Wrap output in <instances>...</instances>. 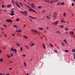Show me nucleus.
Listing matches in <instances>:
<instances>
[{"label":"nucleus","instance_id":"obj_46","mask_svg":"<svg viewBox=\"0 0 75 75\" xmlns=\"http://www.w3.org/2000/svg\"><path fill=\"white\" fill-rule=\"evenodd\" d=\"M11 51H13L14 50V49L13 47H11Z\"/></svg>","mask_w":75,"mask_h":75},{"label":"nucleus","instance_id":"obj_53","mask_svg":"<svg viewBox=\"0 0 75 75\" xmlns=\"http://www.w3.org/2000/svg\"><path fill=\"white\" fill-rule=\"evenodd\" d=\"M10 62H11V63H12V62H13V61H10Z\"/></svg>","mask_w":75,"mask_h":75},{"label":"nucleus","instance_id":"obj_47","mask_svg":"<svg viewBox=\"0 0 75 75\" xmlns=\"http://www.w3.org/2000/svg\"><path fill=\"white\" fill-rule=\"evenodd\" d=\"M3 11H7V10L5 9H3Z\"/></svg>","mask_w":75,"mask_h":75},{"label":"nucleus","instance_id":"obj_12","mask_svg":"<svg viewBox=\"0 0 75 75\" xmlns=\"http://www.w3.org/2000/svg\"><path fill=\"white\" fill-rule=\"evenodd\" d=\"M59 23V21H57L54 22V23H55V24H56L57 25Z\"/></svg>","mask_w":75,"mask_h":75},{"label":"nucleus","instance_id":"obj_64","mask_svg":"<svg viewBox=\"0 0 75 75\" xmlns=\"http://www.w3.org/2000/svg\"><path fill=\"white\" fill-rule=\"evenodd\" d=\"M6 75H9V74H6Z\"/></svg>","mask_w":75,"mask_h":75},{"label":"nucleus","instance_id":"obj_32","mask_svg":"<svg viewBox=\"0 0 75 75\" xmlns=\"http://www.w3.org/2000/svg\"><path fill=\"white\" fill-rule=\"evenodd\" d=\"M64 41L66 44H67V40H64Z\"/></svg>","mask_w":75,"mask_h":75},{"label":"nucleus","instance_id":"obj_9","mask_svg":"<svg viewBox=\"0 0 75 75\" xmlns=\"http://www.w3.org/2000/svg\"><path fill=\"white\" fill-rule=\"evenodd\" d=\"M56 33H58L59 34H60V31H56Z\"/></svg>","mask_w":75,"mask_h":75},{"label":"nucleus","instance_id":"obj_17","mask_svg":"<svg viewBox=\"0 0 75 75\" xmlns=\"http://www.w3.org/2000/svg\"><path fill=\"white\" fill-rule=\"evenodd\" d=\"M60 4H61V5H62V6H63V5H64V2H61Z\"/></svg>","mask_w":75,"mask_h":75},{"label":"nucleus","instance_id":"obj_28","mask_svg":"<svg viewBox=\"0 0 75 75\" xmlns=\"http://www.w3.org/2000/svg\"><path fill=\"white\" fill-rule=\"evenodd\" d=\"M11 12L12 13H14V11L13 10H12L11 11Z\"/></svg>","mask_w":75,"mask_h":75},{"label":"nucleus","instance_id":"obj_39","mask_svg":"<svg viewBox=\"0 0 75 75\" xmlns=\"http://www.w3.org/2000/svg\"><path fill=\"white\" fill-rule=\"evenodd\" d=\"M2 8H4V4H3L2 6Z\"/></svg>","mask_w":75,"mask_h":75},{"label":"nucleus","instance_id":"obj_60","mask_svg":"<svg viewBox=\"0 0 75 75\" xmlns=\"http://www.w3.org/2000/svg\"><path fill=\"white\" fill-rule=\"evenodd\" d=\"M0 75H4L3 74H2L0 73Z\"/></svg>","mask_w":75,"mask_h":75},{"label":"nucleus","instance_id":"obj_48","mask_svg":"<svg viewBox=\"0 0 75 75\" xmlns=\"http://www.w3.org/2000/svg\"><path fill=\"white\" fill-rule=\"evenodd\" d=\"M16 49H13V50L12 51H13V52H14V51H15V50H16Z\"/></svg>","mask_w":75,"mask_h":75},{"label":"nucleus","instance_id":"obj_43","mask_svg":"<svg viewBox=\"0 0 75 75\" xmlns=\"http://www.w3.org/2000/svg\"><path fill=\"white\" fill-rule=\"evenodd\" d=\"M14 27H16V28H18L17 27V26H16V25H15L13 26Z\"/></svg>","mask_w":75,"mask_h":75},{"label":"nucleus","instance_id":"obj_59","mask_svg":"<svg viewBox=\"0 0 75 75\" xmlns=\"http://www.w3.org/2000/svg\"><path fill=\"white\" fill-rule=\"evenodd\" d=\"M23 27H24V28H25V25H24Z\"/></svg>","mask_w":75,"mask_h":75},{"label":"nucleus","instance_id":"obj_54","mask_svg":"<svg viewBox=\"0 0 75 75\" xmlns=\"http://www.w3.org/2000/svg\"><path fill=\"white\" fill-rule=\"evenodd\" d=\"M7 56H8V58H10V57L9 56V55H7Z\"/></svg>","mask_w":75,"mask_h":75},{"label":"nucleus","instance_id":"obj_40","mask_svg":"<svg viewBox=\"0 0 75 75\" xmlns=\"http://www.w3.org/2000/svg\"><path fill=\"white\" fill-rule=\"evenodd\" d=\"M24 12H25V14H27V12L26 11H24Z\"/></svg>","mask_w":75,"mask_h":75},{"label":"nucleus","instance_id":"obj_14","mask_svg":"<svg viewBox=\"0 0 75 75\" xmlns=\"http://www.w3.org/2000/svg\"><path fill=\"white\" fill-rule=\"evenodd\" d=\"M61 23H65V21H60Z\"/></svg>","mask_w":75,"mask_h":75},{"label":"nucleus","instance_id":"obj_44","mask_svg":"<svg viewBox=\"0 0 75 75\" xmlns=\"http://www.w3.org/2000/svg\"><path fill=\"white\" fill-rule=\"evenodd\" d=\"M0 61L1 62H3V59H2V58H1L0 59Z\"/></svg>","mask_w":75,"mask_h":75},{"label":"nucleus","instance_id":"obj_30","mask_svg":"<svg viewBox=\"0 0 75 75\" xmlns=\"http://www.w3.org/2000/svg\"><path fill=\"white\" fill-rule=\"evenodd\" d=\"M25 6H26V7H28V8H30L29 6L27 5L26 4H25Z\"/></svg>","mask_w":75,"mask_h":75},{"label":"nucleus","instance_id":"obj_25","mask_svg":"<svg viewBox=\"0 0 75 75\" xmlns=\"http://www.w3.org/2000/svg\"><path fill=\"white\" fill-rule=\"evenodd\" d=\"M53 2H54V1H50V3L52 4Z\"/></svg>","mask_w":75,"mask_h":75},{"label":"nucleus","instance_id":"obj_31","mask_svg":"<svg viewBox=\"0 0 75 75\" xmlns=\"http://www.w3.org/2000/svg\"><path fill=\"white\" fill-rule=\"evenodd\" d=\"M11 1L12 3H13V4H14V0H11Z\"/></svg>","mask_w":75,"mask_h":75},{"label":"nucleus","instance_id":"obj_2","mask_svg":"<svg viewBox=\"0 0 75 75\" xmlns=\"http://www.w3.org/2000/svg\"><path fill=\"white\" fill-rule=\"evenodd\" d=\"M31 30V31H33V32H35V33H38L39 35H40V33H38V31H37V30H34L33 29Z\"/></svg>","mask_w":75,"mask_h":75},{"label":"nucleus","instance_id":"obj_13","mask_svg":"<svg viewBox=\"0 0 75 75\" xmlns=\"http://www.w3.org/2000/svg\"><path fill=\"white\" fill-rule=\"evenodd\" d=\"M11 7V4H8L7 6V7L8 8H9V7Z\"/></svg>","mask_w":75,"mask_h":75},{"label":"nucleus","instance_id":"obj_24","mask_svg":"<svg viewBox=\"0 0 75 75\" xmlns=\"http://www.w3.org/2000/svg\"><path fill=\"white\" fill-rule=\"evenodd\" d=\"M39 29L40 30H43V29L42 28H39Z\"/></svg>","mask_w":75,"mask_h":75},{"label":"nucleus","instance_id":"obj_1","mask_svg":"<svg viewBox=\"0 0 75 75\" xmlns=\"http://www.w3.org/2000/svg\"><path fill=\"white\" fill-rule=\"evenodd\" d=\"M29 10H30L29 11H30V12H31V11H32V12H34V13H35V12H36L32 8H29Z\"/></svg>","mask_w":75,"mask_h":75},{"label":"nucleus","instance_id":"obj_3","mask_svg":"<svg viewBox=\"0 0 75 75\" xmlns=\"http://www.w3.org/2000/svg\"><path fill=\"white\" fill-rule=\"evenodd\" d=\"M7 22H10V23H13V21L11 19H7L6 20Z\"/></svg>","mask_w":75,"mask_h":75},{"label":"nucleus","instance_id":"obj_62","mask_svg":"<svg viewBox=\"0 0 75 75\" xmlns=\"http://www.w3.org/2000/svg\"><path fill=\"white\" fill-rule=\"evenodd\" d=\"M5 37H7V35L6 34H4Z\"/></svg>","mask_w":75,"mask_h":75},{"label":"nucleus","instance_id":"obj_26","mask_svg":"<svg viewBox=\"0 0 75 75\" xmlns=\"http://www.w3.org/2000/svg\"><path fill=\"white\" fill-rule=\"evenodd\" d=\"M72 52H75V50L74 49H73L72 50Z\"/></svg>","mask_w":75,"mask_h":75},{"label":"nucleus","instance_id":"obj_56","mask_svg":"<svg viewBox=\"0 0 75 75\" xmlns=\"http://www.w3.org/2000/svg\"><path fill=\"white\" fill-rule=\"evenodd\" d=\"M10 70H12V68H9Z\"/></svg>","mask_w":75,"mask_h":75},{"label":"nucleus","instance_id":"obj_55","mask_svg":"<svg viewBox=\"0 0 75 75\" xmlns=\"http://www.w3.org/2000/svg\"><path fill=\"white\" fill-rule=\"evenodd\" d=\"M14 10V8H13L11 9V10Z\"/></svg>","mask_w":75,"mask_h":75},{"label":"nucleus","instance_id":"obj_19","mask_svg":"<svg viewBox=\"0 0 75 75\" xmlns=\"http://www.w3.org/2000/svg\"><path fill=\"white\" fill-rule=\"evenodd\" d=\"M45 1H46V3H50V1H48L47 0H46Z\"/></svg>","mask_w":75,"mask_h":75},{"label":"nucleus","instance_id":"obj_45","mask_svg":"<svg viewBox=\"0 0 75 75\" xmlns=\"http://www.w3.org/2000/svg\"><path fill=\"white\" fill-rule=\"evenodd\" d=\"M15 3L16 5H17V4H18V3H17V2H15Z\"/></svg>","mask_w":75,"mask_h":75},{"label":"nucleus","instance_id":"obj_10","mask_svg":"<svg viewBox=\"0 0 75 75\" xmlns=\"http://www.w3.org/2000/svg\"><path fill=\"white\" fill-rule=\"evenodd\" d=\"M61 4V2H59L57 4V6H58V5H60Z\"/></svg>","mask_w":75,"mask_h":75},{"label":"nucleus","instance_id":"obj_5","mask_svg":"<svg viewBox=\"0 0 75 75\" xmlns=\"http://www.w3.org/2000/svg\"><path fill=\"white\" fill-rule=\"evenodd\" d=\"M29 18H32V19H36V18H34L32 16H29Z\"/></svg>","mask_w":75,"mask_h":75},{"label":"nucleus","instance_id":"obj_6","mask_svg":"<svg viewBox=\"0 0 75 75\" xmlns=\"http://www.w3.org/2000/svg\"><path fill=\"white\" fill-rule=\"evenodd\" d=\"M42 47L44 48V49H46V47H45V44H44V43L42 44Z\"/></svg>","mask_w":75,"mask_h":75},{"label":"nucleus","instance_id":"obj_22","mask_svg":"<svg viewBox=\"0 0 75 75\" xmlns=\"http://www.w3.org/2000/svg\"><path fill=\"white\" fill-rule=\"evenodd\" d=\"M20 50L21 51H23V48H22V47H20Z\"/></svg>","mask_w":75,"mask_h":75},{"label":"nucleus","instance_id":"obj_58","mask_svg":"<svg viewBox=\"0 0 75 75\" xmlns=\"http://www.w3.org/2000/svg\"><path fill=\"white\" fill-rule=\"evenodd\" d=\"M55 52H56V53H57V50H55L54 51Z\"/></svg>","mask_w":75,"mask_h":75},{"label":"nucleus","instance_id":"obj_11","mask_svg":"<svg viewBox=\"0 0 75 75\" xmlns=\"http://www.w3.org/2000/svg\"><path fill=\"white\" fill-rule=\"evenodd\" d=\"M19 3L20 5V6H21L22 7H23V5L22 4V3L21 2H20Z\"/></svg>","mask_w":75,"mask_h":75},{"label":"nucleus","instance_id":"obj_49","mask_svg":"<svg viewBox=\"0 0 75 75\" xmlns=\"http://www.w3.org/2000/svg\"><path fill=\"white\" fill-rule=\"evenodd\" d=\"M71 5L72 6H74V3H72L71 4Z\"/></svg>","mask_w":75,"mask_h":75},{"label":"nucleus","instance_id":"obj_41","mask_svg":"<svg viewBox=\"0 0 75 75\" xmlns=\"http://www.w3.org/2000/svg\"><path fill=\"white\" fill-rule=\"evenodd\" d=\"M38 8H41V6H39Z\"/></svg>","mask_w":75,"mask_h":75},{"label":"nucleus","instance_id":"obj_38","mask_svg":"<svg viewBox=\"0 0 75 75\" xmlns=\"http://www.w3.org/2000/svg\"><path fill=\"white\" fill-rule=\"evenodd\" d=\"M16 45H17V46L18 47H20V45H19V44L16 43Z\"/></svg>","mask_w":75,"mask_h":75},{"label":"nucleus","instance_id":"obj_27","mask_svg":"<svg viewBox=\"0 0 75 75\" xmlns=\"http://www.w3.org/2000/svg\"><path fill=\"white\" fill-rule=\"evenodd\" d=\"M18 7V8H20V5L18 4L16 5Z\"/></svg>","mask_w":75,"mask_h":75},{"label":"nucleus","instance_id":"obj_57","mask_svg":"<svg viewBox=\"0 0 75 75\" xmlns=\"http://www.w3.org/2000/svg\"><path fill=\"white\" fill-rule=\"evenodd\" d=\"M23 57H25V54H23Z\"/></svg>","mask_w":75,"mask_h":75},{"label":"nucleus","instance_id":"obj_36","mask_svg":"<svg viewBox=\"0 0 75 75\" xmlns=\"http://www.w3.org/2000/svg\"><path fill=\"white\" fill-rule=\"evenodd\" d=\"M62 45L63 47L65 46V45H64V44L63 43H62Z\"/></svg>","mask_w":75,"mask_h":75},{"label":"nucleus","instance_id":"obj_33","mask_svg":"<svg viewBox=\"0 0 75 75\" xmlns=\"http://www.w3.org/2000/svg\"><path fill=\"white\" fill-rule=\"evenodd\" d=\"M25 47L26 48H28V50L29 49V48H28V47L26 45H25Z\"/></svg>","mask_w":75,"mask_h":75},{"label":"nucleus","instance_id":"obj_51","mask_svg":"<svg viewBox=\"0 0 75 75\" xmlns=\"http://www.w3.org/2000/svg\"><path fill=\"white\" fill-rule=\"evenodd\" d=\"M15 52H14L15 54H16V52H17V51L16 50H16H15Z\"/></svg>","mask_w":75,"mask_h":75},{"label":"nucleus","instance_id":"obj_35","mask_svg":"<svg viewBox=\"0 0 75 75\" xmlns=\"http://www.w3.org/2000/svg\"><path fill=\"white\" fill-rule=\"evenodd\" d=\"M24 37L25 38V39H27V36H24Z\"/></svg>","mask_w":75,"mask_h":75},{"label":"nucleus","instance_id":"obj_52","mask_svg":"<svg viewBox=\"0 0 75 75\" xmlns=\"http://www.w3.org/2000/svg\"><path fill=\"white\" fill-rule=\"evenodd\" d=\"M46 29L47 30H48V29H49V28H48V27H47L46 28Z\"/></svg>","mask_w":75,"mask_h":75},{"label":"nucleus","instance_id":"obj_20","mask_svg":"<svg viewBox=\"0 0 75 75\" xmlns=\"http://www.w3.org/2000/svg\"><path fill=\"white\" fill-rule=\"evenodd\" d=\"M59 26H60V27H61V28H64V27L63 25H59Z\"/></svg>","mask_w":75,"mask_h":75},{"label":"nucleus","instance_id":"obj_16","mask_svg":"<svg viewBox=\"0 0 75 75\" xmlns=\"http://www.w3.org/2000/svg\"><path fill=\"white\" fill-rule=\"evenodd\" d=\"M65 30L66 31H68V28L67 27H66L65 28Z\"/></svg>","mask_w":75,"mask_h":75},{"label":"nucleus","instance_id":"obj_37","mask_svg":"<svg viewBox=\"0 0 75 75\" xmlns=\"http://www.w3.org/2000/svg\"><path fill=\"white\" fill-rule=\"evenodd\" d=\"M50 45L51 47H53V45H52L50 43Z\"/></svg>","mask_w":75,"mask_h":75},{"label":"nucleus","instance_id":"obj_8","mask_svg":"<svg viewBox=\"0 0 75 75\" xmlns=\"http://www.w3.org/2000/svg\"><path fill=\"white\" fill-rule=\"evenodd\" d=\"M70 34H74V32L72 31H70Z\"/></svg>","mask_w":75,"mask_h":75},{"label":"nucleus","instance_id":"obj_50","mask_svg":"<svg viewBox=\"0 0 75 75\" xmlns=\"http://www.w3.org/2000/svg\"><path fill=\"white\" fill-rule=\"evenodd\" d=\"M4 26L6 27V28H7V26H6V25H4Z\"/></svg>","mask_w":75,"mask_h":75},{"label":"nucleus","instance_id":"obj_61","mask_svg":"<svg viewBox=\"0 0 75 75\" xmlns=\"http://www.w3.org/2000/svg\"><path fill=\"white\" fill-rule=\"evenodd\" d=\"M13 54H11V57H13Z\"/></svg>","mask_w":75,"mask_h":75},{"label":"nucleus","instance_id":"obj_29","mask_svg":"<svg viewBox=\"0 0 75 75\" xmlns=\"http://www.w3.org/2000/svg\"><path fill=\"white\" fill-rule=\"evenodd\" d=\"M63 15L64 17H65V16H66V13H64L63 14Z\"/></svg>","mask_w":75,"mask_h":75},{"label":"nucleus","instance_id":"obj_15","mask_svg":"<svg viewBox=\"0 0 75 75\" xmlns=\"http://www.w3.org/2000/svg\"><path fill=\"white\" fill-rule=\"evenodd\" d=\"M10 15L13 16L14 15V13H10Z\"/></svg>","mask_w":75,"mask_h":75},{"label":"nucleus","instance_id":"obj_18","mask_svg":"<svg viewBox=\"0 0 75 75\" xmlns=\"http://www.w3.org/2000/svg\"><path fill=\"white\" fill-rule=\"evenodd\" d=\"M64 51L65 52H69V50H65Z\"/></svg>","mask_w":75,"mask_h":75},{"label":"nucleus","instance_id":"obj_34","mask_svg":"<svg viewBox=\"0 0 75 75\" xmlns=\"http://www.w3.org/2000/svg\"><path fill=\"white\" fill-rule=\"evenodd\" d=\"M16 21H19V19L17 18L16 19Z\"/></svg>","mask_w":75,"mask_h":75},{"label":"nucleus","instance_id":"obj_63","mask_svg":"<svg viewBox=\"0 0 75 75\" xmlns=\"http://www.w3.org/2000/svg\"><path fill=\"white\" fill-rule=\"evenodd\" d=\"M12 36H14V34H13Z\"/></svg>","mask_w":75,"mask_h":75},{"label":"nucleus","instance_id":"obj_23","mask_svg":"<svg viewBox=\"0 0 75 75\" xmlns=\"http://www.w3.org/2000/svg\"><path fill=\"white\" fill-rule=\"evenodd\" d=\"M21 13L22 14H25V13H24V12L23 11H21Z\"/></svg>","mask_w":75,"mask_h":75},{"label":"nucleus","instance_id":"obj_4","mask_svg":"<svg viewBox=\"0 0 75 75\" xmlns=\"http://www.w3.org/2000/svg\"><path fill=\"white\" fill-rule=\"evenodd\" d=\"M16 32H17V33H21L22 32V31L21 30H18V31L17 30V28H16Z\"/></svg>","mask_w":75,"mask_h":75},{"label":"nucleus","instance_id":"obj_42","mask_svg":"<svg viewBox=\"0 0 75 75\" xmlns=\"http://www.w3.org/2000/svg\"><path fill=\"white\" fill-rule=\"evenodd\" d=\"M24 64L25 65V67H26V66H27V65L26 64V63H25V62H24Z\"/></svg>","mask_w":75,"mask_h":75},{"label":"nucleus","instance_id":"obj_21","mask_svg":"<svg viewBox=\"0 0 75 75\" xmlns=\"http://www.w3.org/2000/svg\"><path fill=\"white\" fill-rule=\"evenodd\" d=\"M34 45H35V43H34L32 44V45H30V46H31V47H33V46H34Z\"/></svg>","mask_w":75,"mask_h":75},{"label":"nucleus","instance_id":"obj_7","mask_svg":"<svg viewBox=\"0 0 75 75\" xmlns=\"http://www.w3.org/2000/svg\"><path fill=\"white\" fill-rule=\"evenodd\" d=\"M31 6L32 7V8H34V5L33 4H31Z\"/></svg>","mask_w":75,"mask_h":75}]
</instances>
